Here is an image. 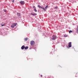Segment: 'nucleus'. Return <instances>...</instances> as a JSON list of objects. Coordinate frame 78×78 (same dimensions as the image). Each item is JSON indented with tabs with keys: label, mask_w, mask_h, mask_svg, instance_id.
Masks as SVG:
<instances>
[{
	"label": "nucleus",
	"mask_w": 78,
	"mask_h": 78,
	"mask_svg": "<svg viewBox=\"0 0 78 78\" xmlns=\"http://www.w3.org/2000/svg\"><path fill=\"white\" fill-rule=\"evenodd\" d=\"M38 7L39 8H40L41 9H42L43 10H44V11H46V10L45 9V8L44 7H41V5H38Z\"/></svg>",
	"instance_id": "nucleus-1"
},
{
	"label": "nucleus",
	"mask_w": 78,
	"mask_h": 78,
	"mask_svg": "<svg viewBox=\"0 0 78 78\" xmlns=\"http://www.w3.org/2000/svg\"><path fill=\"white\" fill-rule=\"evenodd\" d=\"M17 25V23H15L12 24L11 26V28H14V27H16V26Z\"/></svg>",
	"instance_id": "nucleus-2"
},
{
	"label": "nucleus",
	"mask_w": 78,
	"mask_h": 78,
	"mask_svg": "<svg viewBox=\"0 0 78 78\" xmlns=\"http://www.w3.org/2000/svg\"><path fill=\"white\" fill-rule=\"evenodd\" d=\"M30 44L31 45H34V41H31L30 42Z\"/></svg>",
	"instance_id": "nucleus-3"
},
{
	"label": "nucleus",
	"mask_w": 78,
	"mask_h": 78,
	"mask_svg": "<svg viewBox=\"0 0 78 78\" xmlns=\"http://www.w3.org/2000/svg\"><path fill=\"white\" fill-rule=\"evenodd\" d=\"M56 39V36L55 35H53L52 36V40H55Z\"/></svg>",
	"instance_id": "nucleus-4"
},
{
	"label": "nucleus",
	"mask_w": 78,
	"mask_h": 78,
	"mask_svg": "<svg viewBox=\"0 0 78 78\" xmlns=\"http://www.w3.org/2000/svg\"><path fill=\"white\" fill-rule=\"evenodd\" d=\"M68 46L69 48H70V47H72V42H70L69 43Z\"/></svg>",
	"instance_id": "nucleus-5"
},
{
	"label": "nucleus",
	"mask_w": 78,
	"mask_h": 78,
	"mask_svg": "<svg viewBox=\"0 0 78 78\" xmlns=\"http://www.w3.org/2000/svg\"><path fill=\"white\" fill-rule=\"evenodd\" d=\"M20 3L21 5H24V4H25V2H24V1H21Z\"/></svg>",
	"instance_id": "nucleus-6"
},
{
	"label": "nucleus",
	"mask_w": 78,
	"mask_h": 78,
	"mask_svg": "<svg viewBox=\"0 0 78 78\" xmlns=\"http://www.w3.org/2000/svg\"><path fill=\"white\" fill-rule=\"evenodd\" d=\"M21 48L22 50H23L24 48L25 49V45H23V46H22Z\"/></svg>",
	"instance_id": "nucleus-7"
},
{
	"label": "nucleus",
	"mask_w": 78,
	"mask_h": 78,
	"mask_svg": "<svg viewBox=\"0 0 78 78\" xmlns=\"http://www.w3.org/2000/svg\"><path fill=\"white\" fill-rule=\"evenodd\" d=\"M76 33H78V26L77 27V28L76 29Z\"/></svg>",
	"instance_id": "nucleus-8"
},
{
	"label": "nucleus",
	"mask_w": 78,
	"mask_h": 78,
	"mask_svg": "<svg viewBox=\"0 0 78 78\" xmlns=\"http://www.w3.org/2000/svg\"><path fill=\"white\" fill-rule=\"evenodd\" d=\"M28 48V46H26V47H24V49L25 50H27Z\"/></svg>",
	"instance_id": "nucleus-9"
},
{
	"label": "nucleus",
	"mask_w": 78,
	"mask_h": 78,
	"mask_svg": "<svg viewBox=\"0 0 78 78\" xmlns=\"http://www.w3.org/2000/svg\"><path fill=\"white\" fill-rule=\"evenodd\" d=\"M31 15H32V16H35V15H37V14H35V13H31Z\"/></svg>",
	"instance_id": "nucleus-10"
},
{
	"label": "nucleus",
	"mask_w": 78,
	"mask_h": 78,
	"mask_svg": "<svg viewBox=\"0 0 78 78\" xmlns=\"http://www.w3.org/2000/svg\"><path fill=\"white\" fill-rule=\"evenodd\" d=\"M48 7V5H47L45 6V7L44 8V9H45V10H46V9H47Z\"/></svg>",
	"instance_id": "nucleus-11"
},
{
	"label": "nucleus",
	"mask_w": 78,
	"mask_h": 78,
	"mask_svg": "<svg viewBox=\"0 0 78 78\" xmlns=\"http://www.w3.org/2000/svg\"><path fill=\"white\" fill-rule=\"evenodd\" d=\"M24 40L25 41H27L28 40V38H25Z\"/></svg>",
	"instance_id": "nucleus-12"
},
{
	"label": "nucleus",
	"mask_w": 78,
	"mask_h": 78,
	"mask_svg": "<svg viewBox=\"0 0 78 78\" xmlns=\"http://www.w3.org/2000/svg\"><path fill=\"white\" fill-rule=\"evenodd\" d=\"M34 11L35 12H37V10H36V9L35 7L34 8Z\"/></svg>",
	"instance_id": "nucleus-13"
},
{
	"label": "nucleus",
	"mask_w": 78,
	"mask_h": 78,
	"mask_svg": "<svg viewBox=\"0 0 78 78\" xmlns=\"http://www.w3.org/2000/svg\"><path fill=\"white\" fill-rule=\"evenodd\" d=\"M5 23H4L3 24H2L1 26L2 27H3V26H5Z\"/></svg>",
	"instance_id": "nucleus-14"
},
{
	"label": "nucleus",
	"mask_w": 78,
	"mask_h": 78,
	"mask_svg": "<svg viewBox=\"0 0 78 78\" xmlns=\"http://www.w3.org/2000/svg\"><path fill=\"white\" fill-rule=\"evenodd\" d=\"M17 15H18V16H20V14L19 13H17Z\"/></svg>",
	"instance_id": "nucleus-15"
},
{
	"label": "nucleus",
	"mask_w": 78,
	"mask_h": 78,
	"mask_svg": "<svg viewBox=\"0 0 78 78\" xmlns=\"http://www.w3.org/2000/svg\"><path fill=\"white\" fill-rule=\"evenodd\" d=\"M73 32L72 30H70L69 32V33H72Z\"/></svg>",
	"instance_id": "nucleus-16"
},
{
	"label": "nucleus",
	"mask_w": 78,
	"mask_h": 78,
	"mask_svg": "<svg viewBox=\"0 0 78 78\" xmlns=\"http://www.w3.org/2000/svg\"><path fill=\"white\" fill-rule=\"evenodd\" d=\"M64 37H67V35H64Z\"/></svg>",
	"instance_id": "nucleus-17"
},
{
	"label": "nucleus",
	"mask_w": 78,
	"mask_h": 78,
	"mask_svg": "<svg viewBox=\"0 0 78 78\" xmlns=\"http://www.w3.org/2000/svg\"><path fill=\"white\" fill-rule=\"evenodd\" d=\"M40 76H41V77H42V75H40Z\"/></svg>",
	"instance_id": "nucleus-18"
},
{
	"label": "nucleus",
	"mask_w": 78,
	"mask_h": 78,
	"mask_svg": "<svg viewBox=\"0 0 78 78\" xmlns=\"http://www.w3.org/2000/svg\"><path fill=\"white\" fill-rule=\"evenodd\" d=\"M35 7V6L34 5L33 6V8H34Z\"/></svg>",
	"instance_id": "nucleus-19"
},
{
	"label": "nucleus",
	"mask_w": 78,
	"mask_h": 78,
	"mask_svg": "<svg viewBox=\"0 0 78 78\" xmlns=\"http://www.w3.org/2000/svg\"><path fill=\"white\" fill-rule=\"evenodd\" d=\"M4 11L5 12H6V11L5 10H4Z\"/></svg>",
	"instance_id": "nucleus-20"
}]
</instances>
